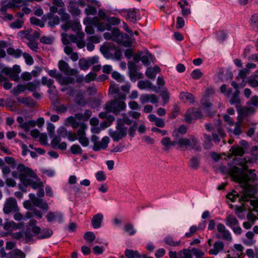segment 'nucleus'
<instances>
[{
	"label": "nucleus",
	"instance_id": "nucleus-17",
	"mask_svg": "<svg viewBox=\"0 0 258 258\" xmlns=\"http://www.w3.org/2000/svg\"><path fill=\"white\" fill-rule=\"evenodd\" d=\"M128 68L131 80L135 81L137 80L143 78V74L139 72L138 68L135 63L132 61L128 62Z\"/></svg>",
	"mask_w": 258,
	"mask_h": 258
},
{
	"label": "nucleus",
	"instance_id": "nucleus-9",
	"mask_svg": "<svg viewBox=\"0 0 258 258\" xmlns=\"http://www.w3.org/2000/svg\"><path fill=\"white\" fill-rule=\"evenodd\" d=\"M69 132H68L66 128L63 127H60L57 131L59 137H54L51 141V144L52 147L53 148L59 149L61 150H65L67 146V143L64 142L60 143L61 139L59 137L66 138Z\"/></svg>",
	"mask_w": 258,
	"mask_h": 258
},
{
	"label": "nucleus",
	"instance_id": "nucleus-47",
	"mask_svg": "<svg viewBox=\"0 0 258 258\" xmlns=\"http://www.w3.org/2000/svg\"><path fill=\"white\" fill-rule=\"evenodd\" d=\"M31 30L28 29L25 31H21L18 33L19 36L21 38H26L28 40H31Z\"/></svg>",
	"mask_w": 258,
	"mask_h": 258
},
{
	"label": "nucleus",
	"instance_id": "nucleus-29",
	"mask_svg": "<svg viewBox=\"0 0 258 258\" xmlns=\"http://www.w3.org/2000/svg\"><path fill=\"white\" fill-rule=\"evenodd\" d=\"M150 121L154 122L155 125L159 127H163L165 126L164 119L157 117L155 114H150L148 116Z\"/></svg>",
	"mask_w": 258,
	"mask_h": 258
},
{
	"label": "nucleus",
	"instance_id": "nucleus-15",
	"mask_svg": "<svg viewBox=\"0 0 258 258\" xmlns=\"http://www.w3.org/2000/svg\"><path fill=\"white\" fill-rule=\"evenodd\" d=\"M1 73L9 76L12 80L18 81L19 79V75L21 73V69L19 66L15 65L13 68H3Z\"/></svg>",
	"mask_w": 258,
	"mask_h": 258
},
{
	"label": "nucleus",
	"instance_id": "nucleus-60",
	"mask_svg": "<svg viewBox=\"0 0 258 258\" xmlns=\"http://www.w3.org/2000/svg\"><path fill=\"white\" fill-rule=\"evenodd\" d=\"M29 198L30 199L31 202H32V204L34 206L38 207L41 199L36 198L35 196L33 194H30L29 195Z\"/></svg>",
	"mask_w": 258,
	"mask_h": 258
},
{
	"label": "nucleus",
	"instance_id": "nucleus-3",
	"mask_svg": "<svg viewBox=\"0 0 258 258\" xmlns=\"http://www.w3.org/2000/svg\"><path fill=\"white\" fill-rule=\"evenodd\" d=\"M17 172H12V176L15 178H19L24 185L31 186L34 189L42 186V183L36 173L30 168L25 167L22 164H20L17 167Z\"/></svg>",
	"mask_w": 258,
	"mask_h": 258
},
{
	"label": "nucleus",
	"instance_id": "nucleus-57",
	"mask_svg": "<svg viewBox=\"0 0 258 258\" xmlns=\"http://www.w3.org/2000/svg\"><path fill=\"white\" fill-rule=\"evenodd\" d=\"M205 139V146L206 148H210L211 147V141L212 139L210 135L205 134L204 135Z\"/></svg>",
	"mask_w": 258,
	"mask_h": 258
},
{
	"label": "nucleus",
	"instance_id": "nucleus-51",
	"mask_svg": "<svg viewBox=\"0 0 258 258\" xmlns=\"http://www.w3.org/2000/svg\"><path fill=\"white\" fill-rule=\"evenodd\" d=\"M256 77V75L252 76L248 79L247 81L248 85L251 87L255 88L258 87V80L255 78Z\"/></svg>",
	"mask_w": 258,
	"mask_h": 258
},
{
	"label": "nucleus",
	"instance_id": "nucleus-13",
	"mask_svg": "<svg viewBox=\"0 0 258 258\" xmlns=\"http://www.w3.org/2000/svg\"><path fill=\"white\" fill-rule=\"evenodd\" d=\"M98 140L99 138L95 135H93L91 137V141L94 143L93 149L94 151L105 149L109 142V139L107 137L103 138L101 141Z\"/></svg>",
	"mask_w": 258,
	"mask_h": 258
},
{
	"label": "nucleus",
	"instance_id": "nucleus-14",
	"mask_svg": "<svg viewBox=\"0 0 258 258\" xmlns=\"http://www.w3.org/2000/svg\"><path fill=\"white\" fill-rule=\"evenodd\" d=\"M19 211L16 200L14 198L7 199L4 204L3 211L6 214Z\"/></svg>",
	"mask_w": 258,
	"mask_h": 258
},
{
	"label": "nucleus",
	"instance_id": "nucleus-54",
	"mask_svg": "<svg viewBox=\"0 0 258 258\" xmlns=\"http://www.w3.org/2000/svg\"><path fill=\"white\" fill-rule=\"evenodd\" d=\"M4 82L3 87L6 89H10L12 86V84L7 81V78L4 77L0 74V83Z\"/></svg>",
	"mask_w": 258,
	"mask_h": 258
},
{
	"label": "nucleus",
	"instance_id": "nucleus-49",
	"mask_svg": "<svg viewBox=\"0 0 258 258\" xmlns=\"http://www.w3.org/2000/svg\"><path fill=\"white\" fill-rule=\"evenodd\" d=\"M165 242L171 246H177L180 244V241H174L173 238L170 236L166 237L164 239Z\"/></svg>",
	"mask_w": 258,
	"mask_h": 258
},
{
	"label": "nucleus",
	"instance_id": "nucleus-64",
	"mask_svg": "<svg viewBox=\"0 0 258 258\" xmlns=\"http://www.w3.org/2000/svg\"><path fill=\"white\" fill-rule=\"evenodd\" d=\"M251 24L254 27L258 28V14L253 15L250 18Z\"/></svg>",
	"mask_w": 258,
	"mask_h": 258
},
{
	"label": "nucleus",
	"instance_id": "nucleus-59",
	"mask_svg": "<svg viewBox=\"0 0 258 258\" xmlns=\"http://www.w3.org/2000/svg\"><path fill=\"white\" fill-rule=\"evenodd\" d=\"M112 77L118 82H123L124 81V78L118 72H113L112 73Z\"/></svg>",
	"mask_w": 258,
	"mask_h": 258
},
{
	"label": "nucleus",
	"instance_id": "nucleus-11",
	"mask_svg": "<svg viewBox=\"0 0 258 258\" xmlns=\"http://www.w3.org/2000/svg\"><path fill=\"white\" fill-rule=\"evenodd\" d=\"M112 40L118 43H123L126 47L131 45L129 42L124 41V39H128V35L126 34L120 33L118 29H114L112 31Z\"/></svg>",
	"mask_w": 258,
	"mask_h": 258
},
{
	"label": "nucleus",
	"instance_id": "nucleus-24",
	"mask_svg": "<svg viewBox=\"0 0 258 258\" xmlns=\"http://www.w3.org/2000/svg\"><path fill=\"white\" fill-rule=\"evenodd\" d=\"M46 218L49 222L53 221L60 222L62 220V215L58 212H49L46 216Z\"/></svg>",
	"mask_w": 258,
	"mask_h": 258
},
{
	"label": "nucleus",
	"instance_id": "nucleus-23",
	"mask_svg": "<svg viewBox=\"0 0 258 258\" xmlns=\"http://www.w3.org/2000/svg\"><path fill=\"white\" fill-rule=\"evenodd\" d=\"M140 100L142 104L149 102L152 103H156L158 102V98L155 94H143L141 95Z\"/></svg>",
	"mask_w": 258,
	"mask_h": 258
},
{
	"label": "nucleus",
	"instance_id": "nucleus-32",
	"mask_svg": "<svg viewBox=\"0 0 258 258\" xmlns=\"http://www.w3.org/2000/svg\"><path fill=\"white\" fill-rule=\"evenodd\" d=\"M64 51L66 54L70 56L73 61H76L78 59V53L74 52L73 48L70 46H66L64 48Z\"/></svg>",
	"mask_w": 258,
	"mask_h": 258
},
{
	"label": "nucleus",
	"instance_id": "nucleus-48",
	"mask_svg": "<svg viewBox=\"0 0 258 258\" xmlns=\"http://www.w3.org/2000/svg\"><path fill=\"white\" fill-rule=\"evenodd\" d=\"M96 236L94 233L92 232L89 231L85 233L84 238L88 243L92 242L95 239Z\"/></svg>",
	"mask_w": 258,
	"mask_h": 258
},
{
	"label": "nucleus",
	"instance_id": "nucleus-1",
	"mask_svg": "<svg viewBox=\"0 0 258 258\" xmlns=\"http://www.w3.org/2000/svg\"><path fill=\"white\" fill-rule=\"evenodd\" d=\"M234 162L235 165L241 166L242 169L234 166L229 170L228 172L234 180L240 184L242 190L239 193L233 190L228 194L227 197L232 202L238 199L240 202H245L249 201L256 193L255 188L248 184V182L255 180L256 175L251 170L246 171L248 169L247 164L251 163L249 159L235 158Z\"/></svg>",
	"mask_w": 258,
	"mask_h": 258
},
{
	"label": "nucleus",
	"instance_id": "nucleus-37",
	"mask_svg": "<svg viewBox=\"0 0 258 258\" xmlns=\"http://www.w3.org/2000/svg\"><path fill=\"white\" fill-rule=\"evenodd\" d=\"M125 255L127 258H141V256L137 250L126 249L125 251Z\"/></svg>",
	"mask_w": 258,
	"mask_h": 258
},
{
	"label": "nucleus",
	"instance_id": "nucleus-45",
	"mask_svg": "<svg viewBox=\"0 0 258 258\" xmlns=\"http://www.w3.org/2000/svg\"><path fill=\"white\" fill-rule=\"evenodd\" d=\"M160 95L163 100V103H167L169 100V93L166 88L163 89L160 92Z\"/></svg>",
	"mask_w": 258,
	"mask_h": 258
},
{
	"label": "nucleus",
	"instance_id": "nucleus-53",
	"mask_svg": "<svg viewBox=\"0 0 258 258\" xmlns=\"http://www.w3.org/2000/svg\"><path fill=\"white\" fill-rule=\"evenodd\" d=\"M124 230L130 235H133L136 233V230H135L133 225L130 223L126 224L124 226Z\"/></svg>",
	"mask_w": 258,
	"mask_h": 258
},
{
	"label": "nucleus",
	"instance_id": "nucleus-35",
	"mask_svg": "<svg viewBox=\"0 0 258 258\" xmlns=\"http://www.w3.org/2000/svg\"><path fill=\"white\" fill-rule=\"evenodd\" d=\"M161 144L164 146L167 149H169L171 147L174 146L177 144L176 142V138L175 139L174 141H171L169 137H165L161 140Z\"/></svg>",
	"mask_w": 258,
	"mask_h": 258
},
{
	"label": "nucleus",
	"instance_id": "nucleus-38",
	"mask_svg": "<svg viewBox=\"0 0 258 258\" xmlns=\"http://www.w3.org/2000/svg\"><path fill=\"white\" fill-rule=\"evenodd\" d=\"M138 87L141 89L153 88L152 83L148 80L140 81L138 83Z\"/></svg>",
	"mask_w": 258,
	"mask_h": 258
},
{
	"label": "nucleus",
	"instance_id": "nucleus-34",
	"mask_svg": "<svg viewBox=\"0 0 258 258\" xmlns=\"http://www.w3.org/2000/svg\"><path fill=\"white\" fill-rule=\"evenodd\" d=\"M127 13L126 19L134 23L137 21L136 12L135 9H127L125 11Z\"/></svg>",
	"mask_w": 258,
	"mask_h": 258
},
{
	"label": "nucleus",
	"instance_id": "nucleus-61",
	"mask_svg": "<svg viewBox=\"0 0 258 258\" xmlns=\"http://www.w3.org/2000/svg\"><path fill=\"white\" fill-rule=\"evenodd\" d=\"M41 82L43 85H46L50 88L52 86L54 81L52 79H48L46 77L42 78Z\"/></svg>",
	"mask_w": 258,
	"mask_h": 258
},
{
	"label": "nucleus",
	"instance_id": "nucleus-55",
	"mask_svg": "<svg viewBox=\"0 0 258 258\" xmlns=\"http://www.w3.org/2000/svg\"><path fill=\"white\" fill-rule=\"evenodd\" d=\"M59 23V18L58 16L49 19L48 25L51 27H53L55 25H58Z\"/></svg>",
	"mask_w": 258,
	"mask_h": 258
},
{
	"label": "nucleus",
	"instance_id": "nucleus-18",
	"mask_svg": "<svg viewBox=\"0 0 258 258\" xmlns=\"http://www.w3.org/2000/svg\"><path fill=\"white\" fill-rule=\"evenodd\" d=\"M58 67L60 72L67 76H75L78 74L77 70L70 68L69 64L63 60L58 61Z\"/></svg>",
	"mask_w": 258,
	"mask_h": 258
},
{
	"label": "nucleus",
	"instance_id": "nucleus-8",
	"mask_svg": "<svg viewBox=\"0 0 258 258\" xmlns=\"http://www.w3.org/2000/svg\"><path fill=\"white\" fill-rule=\"evenodd\" d=\"M176 142H177V145L180 148L195 149L197 151L201 150V148L198 144V140L194 136H191L188 139L185 138H177Z\"/></svg>",
	"mask_w": 258,
	"mask_h": 258
},
{
	"label": "nucleus",
	"instance_id": "nucleus-10",
	"mask_svg": "<svg viewBox=\"0 0 258 258\" xmlns=\"http://www.w3.org/2000/svg\"><path fill=\"white\" fill-rule=\"evenodd\" d=\"M48 75L55 79L61 85H67L74 83V78L69 76L64 77L61 74L58 73L56 70H49L48 72Z\"/></svg>",
	"mask_w": 258,
	"mask_h": 258
},
{
	"label": "nucleus",
	"instance_id": "nucleus-46",
	"mask_svg": "<svg viewBox=\"0 0 258 258\" xmlns=\"http://www.w3.org/2000/svg\"><path fill=\"white\" fill-rule=\"evenodd\" d=\"M7 52L9 54L13 55L16 57L20 56L22 53L20 49H15L12 47L9 48L7 49Z\"/></svg>",
	"mask_w": 258,
	"mask_h": 258
},
{
	"label": "nucleus",
	"instance_id": "nucleus-21",
	"mask_svg": "<svg viewBox=\"0 0 258 258\" xmlns=\"http://www.w3.org/2000/svg\"><path fill=\"white\" fill-rule=\"evenodd\" d=\"M256 68V64L252 62H248L245 65V67L244 69L239 71L238 77L244 80L246 76L250 74L251 70L255 69Z\"/></svg>",
	"mask_w": 258,
	"mask_h": 258
},
{
	"label": "nucleus",
	"instance_id": "nucleus-52",
	"mask_svg": "<svg viewBox=\"0 0 258 258\" xmlns=\"http://www.w3.org/2000/svg\"><path fill=\"white\" fill-rule=\"evenodd\" d=\"M97 21H98V20ZM95 25H97L98 31L101 32L104 31L105 29L110 30V26L108 24L105 25L103 23L97 22Z\"/></svg>",
	"mask_w": 258,
	"mask_h": 258
},
{
	"label": "nucleus",
	"instance_id": "nucleus-19",
	"mask_svg": "<svg viewBox=\"0 0 258 258\" xmlns=\"http://www.w3.org/2000/svg\"><path fill=\"white\" fill-rule=\"evenodd\" d=\"M109 94L112 96L114 99H118L119 100H124L126 98V95L125 93L121 92L119 88L115 83H111L109 87Z\"/></svg>",
	"mask_w": 258,
	"mask_h": 258
},
{
	"label": "nucleus",
	"instance_id": "nucleus-50",
	"mask_svg": "<svg viewBox=\"0 0 258 258\" xmlns=\"http://www.w3.org/2000/svg\"><path fill=\"white\" fill-rule=\"evenodd\" d=\"M79 65L81 69L83 70H87L90 66L88 60L84 58H81L79 62Z\"/></svg>",
	"mask_w": 258,
	"mask_h": 258
},
{
	"label": "nucleus",
	"instance_id": "nucleus-6",
	"mask_svg": "<svg viewBox=\"0 0 258 258\" xmlns=\"http://www.w3.org/2000/svg\"><path fill=\"white\" fill-rule=\"evenodd\" d=\"M100 49L104 56L108 59L115 58L117 60H119L122 56L120 50L115 48L112 44L102 45L100 47Z\"/></svg>",
	"mask_w": 258,
	"mask_h": 258
},
{
	"label": "nucleus",
	"instance_id": "nucleus-25",
	"mask_svg": "<svg viewBox=\"0 0 258 258\" xmlns=\"http://www.w3.org/2000/svg\"><path fill=\"white\" fill-rule=\"evenodd\" d=\"M77 135L78 137V140L82 146L87 147L89 145V141L88 139L85 136V130L79 129L77 131Z\"/></svg>",
	"mask_w": 258,
	"mask_h": 258
},
{
	"label": "nucleus",
	"instance_id": "nucleus-63",
	"mask_svg": "<svg viewBox=\"0 0 258 258\" xmlns=\"http://www.w3.org/2000/svg\"><path fill=\"white\" fill-rule=\"evenodd\" d=\"M213 104L209 101H206L203 103L202 107L205 111L208 114H210V109L212 107Z\"/></svg>",
	"mask_w": 258,
	"mask_h": 258
},
{
	"label": "nucleus",
	"instance_id": "nucleus-41",
	"mask_svg": "<svg viewBox=\"0 0 258 258\" xmlns=\"http://www.w3.org/2000/svg\"><path fill=\"white\" fill-rule=\"evenodd\" d=\"M36 125V122L33 120H29L27 122H24L19 125V127L24 129L25 131L28 132L30 128L34 127Z\"/></svg>",
	"mask_w": 258,
	"mask_h": 258
},
{
	"label": "nucleus",
	"instance_id": "nucleus-16",
	"mask_svg": "<svg viewBox=\"0 0 258 258\" xmlns=\"http://www.w3.org/2000/svg\"><path fill=\"white\" fill-rule=\"evenodd\" d=\"M202 113L198 108L189 109L185 116V121L188 123H191L194 120L202 117Z\"/></svg>",
	"mask_w": 258,
	"mask_h": 258
},
{
	"label": "nucleus",
	"instance_id": "nucleus-43",
	"mask_svg": "<svg viewBox=\"0 0 258 258\" xmlns=\"http://www.w3.org/2000/svg\"><path fill=\"white\" fill-rule=\"evenodd\" d=\"M200 159L197 157H192L191 158L189 166L194 169H197L200 166Z\"/></svg>",
	"mask_w": 258,
	"mask_h": 258
},
{
	"label": "nucleus",
	"instance_id": "nucleus-26",
	"mask_svg": "<svg viewBox=\"0 0 258 258\" xmlns=\"http://www.w3.org/2000/svg\"><path fill=\"white\" fill-rule=\"evenodd\" d=\"M224 245L222 241H217L213 244V247L209 251V253L212 255H217L219 252L224 249Z\"/></svg>",
	"mask_w": 258,
	"mask_h": 258
},
{
	"label": "nucleus",
	"instance_id": "nucleus-4",
	"mask_svg": "<svg viewBox=\"0 0 258 258\" xmlns=\"http://www.w3.org/2000/svg\"><path fill=\"white\" fill-rule=\"evenodd\" d=\"M117 125L114 130H110L109 135L114 141H118L127 135V128L121 122L120 118H117Z\"/></svg>",
	"mask_w": 258,
	"mask_h": 258
},
{
	"label": "nucleus",
	"instance_id": "nucleus-40",
	"mask_svg": "<svg viewBox=\"0 0 258 258\" xmlns=\"http://www.w3.org/2000/svg\"><path fill=\"white\" fill-rule=\"evenodd\" d=\"M229 151L234 156H241L244 152L243 149L238 146H232Z\"/></svg>",
	"mask_w": 258,
	"mask_h": 258
},
{
	"label": "nucleus",
	"instance_id": "nucleus-62",
	"mask_svg": "<svg viewBox=\"0 0 258 258\" xmlns=\"http://www.w3.org/2000/svg\"><path fill=\"white\" fill-rule=\"evenodd\" d=\"M30 22L31 24L39 26L40 27H43L44 26L43 22L41 20L35 17L31 18Z\"/></svg>",
	"mask_w": 258,
	"mask_h": 258
},
{
	"label": "nucleus",
	"instance_id": "nucleus-2",
	"mask_svg": "<svg viewBox=\"0 0 258 258\" xmlns=\"http://www.w3.org/2000/svg\"><path fill=\"white\" fill-rule=\"evenodd\" d=\"M37 221L32 219L28 223L26 231L23 232H17L12 234V237L16 239H20L23 237L26 242L33 241V238L36 237L37 239H45L50 237L53 234L52 230L48 228L41 229L36 225Z\"/></svg>",
	"mask_w": 258,
	"mask_h": 258
},
{
	"label": "nucleus",
	"instance_id": "nucleus-42",
	"mask_svg": "<svg viewBox=\"0 0 258 258\" xmlns=\"http://www.w3.org/2000/svg\"><path fill=\"white\" fill-rule=\"evenodd\" d=\"M23 4V0H10V2L7 5V7L10 8H17L21 7Z\"/></svg>",
	"mask_w": 258,
	"mask_h": 258
},
{
	"label": "nucleus",
	"instance_id": "nucleus-28",
	"mask_svg": "<svg viewBox=\"0 0 258 258\" xmlns=\"http://www.w3.org/2000/svg\"><path fill=\"white\" fill-rule=\"evenodd\" d=\"M160 72V68L157 66H155L153 68H148L146 71L145 74L147 78L154 79L155 78L157 74L159 73Z\"/></svg>",
	"mask_w": 258,
	"mask_h": 258
},
{
	"label": "nucleus",
	"instance_id": "nucleus-33",
	"mask_svg": "<svg viewBox=\"0 0 258 258\" xmlns=\"http://www.w3.org/2000/svg\"><path fill=\"white\" fill-rule=\"evenodd\" d=\"M225 223L229 227L232 228L238 225V220L232 215H228L225 219Z\"/></svg>",
	"mask_w": 258,
	"mask_h": 258
},
{
	"label": "nucleus",
	"instance_id": "nucleus-7",
	"mask_svg": "<svg viewBox=\"0 0 258 258\" xmlns=\"http://www.w3.org/2000/svg\"><path fill=\"white\" fill-rule=\"evenodd\" d=\"M105 109L108 112H112L117 115L126 108V104L122 100L113 99L107 102L104 106Z\"/></svg>",
	"mask_w": 258,
	"mask_h": 258
},
{
	"label": "nucleus",
	"instance_id": "nucleus-22",
	"mask_svg": "<svg viewBox=\"0 0 258 258\" xmlns=\"http://www.w3.org/2000/svg\"><path fill=\"white\" fill-rule=\"evenodd\" d=\"M98 19L97 18H94L92 19L87 18L84 20V24L86 25L85 31L87 34H93L94 33V29L92 25H95Z\"/></svg>",
	"mask_w": 258,
	"mask_h": 258
},
{
	"label": "nucleus",
	"instance_id": "nucleus-56",
	"mask_svg": "<svg viewBox=\"0 0 258 258\" xmlns=\"http://www.w3.org/2000/svg\"><path fill=\"white\" fill-rule=\"evenodd\" d=\"M26 86L25 85L19 84L16 87L14 88L12 91L13 94H16L24 92Z\"/></svg>",
	"mask_w": 258,
	"mask_h": 258
},
{
	"label": "nucleus",
	"instance_id": "nucleus-58",
	"mask_svg": "<svg viewBox=\"0 0 258 258\" xmlns=\"http://www.w3.org/2000/svg\"><path fill=\"white\" fill-rule=\"evenodd\" d=\"M58 14L61 15V18L62 21L67 22V21H71L70 20V15L64 12L63 10L61 9L59 11Z\"/></svg>",
	"mask_w": 258,
	"mask_h": 258
},
{
	"label": "nucleus",
	"instance_id": "nucleus-31",
	"mask_svg": "<svg viewBox=\"0 0 258 258\" xmlns=\"http://www.w3.org/2000/svg\"><path fill=\"white\" fill-rule=\"evenodd\" d=\"M179 98L185 102L189 104H192L195 102V97L193 95L190 93L181 92L180 94Z\"/></svg>",
	"mask_w": 258,
	"mask_h": 258
},
{
	"label": "nucleus",
	"instance_id": "nucleus-20",
	"mask_svg": "<svg viewBox=\"0 0 258 258\" xmlns=\"http://www.w3.org/2000/svg\"><path fill=\"white\" fill-rule=\"evenodd\" d=\"M65 125L67 126L71 125L74 128L79 127V129L83 130H85L87 127L86 123L77 121L73 116H70L66 119Z\"/></svg>",
	"mask_w": 258,
	"mask_h": 258
},
{
	"label": "nucleus",
	"instance_id": "nucleus-12",
	"mask_svg": "<svg viewBox=\"0 0 258 258\" xmlns=\"http://www.w3.org/2000/svg\"><path fill=\"white\" fill-rule=\"evenodd\" d=\"M217 229L218 233L216 235V236L217 238L228 241L232 240V238L231 233L223 224L219 223L217 226Z\"/></svg>",
	"mask_w": 258,
	"mask_h": 258
},
{
	"label": "nucleus",
	"instance_id": "nucleus-44",
	"mask_svg": "<svg viewBox=\"0 0 258 258\" xmlns=\"http://www.w3.org/2000/svg\"><path fill=\"white\" fill-rule=\"evenodd\" d=\"M180 258H193L191 251L188 249H184L179 252Z\"/></svg>",
	"mask_w": 258,
	"mask_h": 258
},
{
	"label": "nucleus",
	"instance_id": "nucleus-27",
	"mask_svg": "<svg viewBox=\"0 0 258 258\" xmlns=\"http://www.w3.org/2000/svg\"><path fill=\"white\" fill-rule=\"evenodd\" d=\"M103 219V215L101 213H98L94 215L92 220L91 224L94 228H99L101 225V223Z\"/></svg>",
	"mask_w": 258,
	"mask_h": 258
},
{
	"label": "nucleus",
	"instance_id": "nucleus-5",
	"mask_svg": "<svg viewBox=\"0 0 258 258\" xmlns=\"http://www.w3.org/2000/svg\"><path fill=\"white\" fill-rule=\"evenodd\" d=\"M253 112V110L250 108L242 109L240 112V115L238 116V121L235 124V127L233 130L231 127H227V130L229 134L231 135L233 134L235 136H238L242 133L241 130V124L242 119L247 115L251 114Z\"/></svg>",
	"mask_w": 258,
	"mask_h": 258
},
{
	"label": "nucleus",
	"instance_id": "nucleus-30",
	"mask_svg": "<svg viewBox=\"0 0 258 258\" xmlns=\"http://www.w3.org/2000/svg\"><path fill=\"white\" fill-rule=\"evenodd\" d=\"M22 224L20 223H16L13 221H8L4 223V229L6 230H17L20 228Z\"/></svg>",
	"mask_w": 258,
	"mask_h": 258
},
{
	"label": "nucleus",
	"instance_id": "nucleus-39",
	"mask_svg": "<svg viewBox=\"0 0 258 258\" xmlns=\"http://www.w3.org/2000/svg\"><path fill=\"white\" fill-rule=\"evenodd\" d=\"M186 132V127L184 125H180L178 128L174 130L173 132V136L175 138H181L179 136V134H183Z\"/></svg>",
	"mask_w": 258,
	"mask_h": 258
},
{
	"label": "nucleus",
	"instance_id": "nucleus-36",
	"mask_svg": "<svg viewBox=\"0 0 258 258\" xmlns=\"http://www.w3.org/2000/svg\"><path fill=\"white\" fill-rule=\"evenodd\" d=\"M9 258H25V254L18 249H14L9 253Z\"/></svg>",
	"mask_w": 258,
	"mask_h": 258
}]
</instances>
